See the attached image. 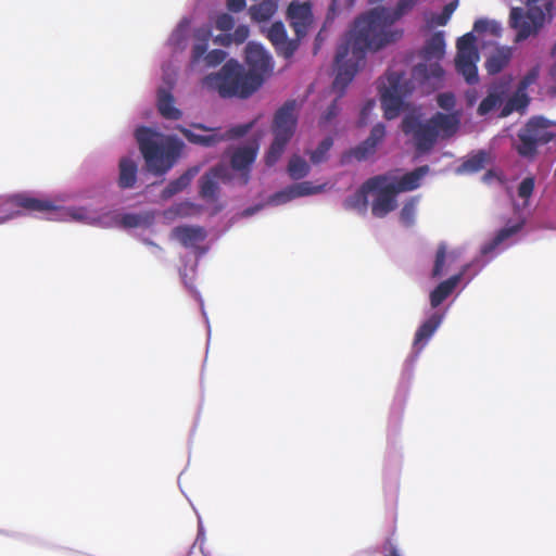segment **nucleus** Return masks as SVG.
Returning a JSON list of instances; mask_svg holds the SVG:
<instances>
[{"instance_id": "f257e3e1", "label": "nucleus", "mask_w": 556, "mask_h": 556, "mask_svg": "<svg viewBox=\"0 0 556 556\" xmlns=\"http://www.w3.org/2000/svg\"><path fill=\"white\" fill-rule=\"evenodd\" d=\"M418 0H399L395 8L376 7L355 18L352 29L336 53L337 75L332 87L343 94L353 80L367 52H376L403 37L394 24L417 4Z\"/></svg>"}, {"instance_id": "f03ea898", "label": "nucleus", "mask_w": 556, "mask_h": 556, "mask_svg": "<svg viewBox=\"0 0 556 556\" xmlns=\"http://www.w3.org/2000/svg\"><path fill=\"white\" fill-rule=\"evenodd\" d=\"M135 137L148 170L157 176L166 174L175 165L185 148L184 142L174 136L159 142L162 136L144 126L136 129Z\"/></svg>"}, {"instance_id": "7ed1b4c3", "label": "nucleus", "mask_w": 556, "mask_h": 556, "mask_svg": "<svg viewBox=\"0 0 556 556\" xmlns=\"http://www.w3.org/2000/svg\"><path fill=\"white\" fill-rule=\"evenodd\" d=\"M202 83L207 90L217 91L222 98H248L261 87L260 78L247 74L233 60L226 62L217 73L206 75Z\"/></svg>"}, {"instance_id": "20e7f679", "label": "nucleus", "mask_w": 556, "mask_h": 556, "mask_svg": "<svg viewBox=\"0 0 556 556\" xmlns=\"http://www.w3.org/2000/svg\"><path fill=\"white\" fill-rule=\"evenodd\" d=\"M554 125L552 121L541 115L529 118L517 134V141L514 143L517 153L525 159H534L540 146L556 139V134L548 130Z\"/></svg>"}, {"instance_id": "39448f33", "label": "nucleus", "mask_w": 556, "mask_h": 556, "mask_svg": "<svg viewBox=\"0 0 556 556\" xmlns=\"http://www.w3.org/2000/svg\"><path fill=\"white\" fill-rule=\"evenodd\" d=\"M553 0L544 3L543 8L522 9L515 7L510 9L509 26L516 30L515 42H521L531 36H536L546 22L553 18Z\"/></svg>"}, {"instance_id": "423d86ee", "label": "nucleus", "mask_w": 556, "mask_h": 556, "mask_svg": "<svg viewBox=\"0 0 556 556\" xmlns=\"http://www.w3.org/2000/svg\"><path fill=\"white\" fill-rule=\"evenodd\" d=\"M378 89L383 115L393 119L400 115L404 99L412 93L414 85L403 72L388 71Z\"/></svg>"}, {"instance_id": "0eeeda50", "label": "nucleus", "mask_w": 556, "mask_h": 556, "mask_svg": "<svg viewBox=\"0 0 556 556\" xmlns=\"http://www.w3.org/2000/svg\"><path fill=\"white\" fill-rule=\"evenodd\" d=\"M445 53V40L443 31H435L425 43L421 58L426 63H419L413 68L414 78L421 83L441 81L444 71L439 61Z\"/></svg>"}, {"instance_id": "6e6552de", "label": "nucleus", "mask_w": 556, "mask_h": 556, "mask_svg": "<svg viewBox=\"0 0 556 556\" xmlns=\"http://www.w3.org/2000/svg\"><path fill=\"white\" fill-rule=\"evenodd\" d=\"M55 210L56 205L52 201L36 198L28 193L0 197V224L22 213L51 214Z\"/></svg>"}, {"instance_id": "1a4fd4ad", "label": "nucleus", "mask_w": 556, "mask_h": 556, "mask_svg": "<svg viewBox=\"0 0 556 556\" xmlns=\"http://www.w3.org/2000/svg\"><path fill=\"white\" fill-rule=\"evenodd\" d=\"M457 53L455 56V68L469 85H476L479 81L477 63L480 60L479 51L476 46V37L468 33L457 39Z\"/></svg>"}, {"instance_id": "9d476101", "label": "nucleus", "mask_w": 556, "mask_h": 556, "mask_svg": "<svg viewBox=\"0 0 556 556\" xmlns=\"http://www.w3.org/2000/svg\"><path fill=\"white\" fill-rule=\"evenodd\" d=\"M386 175H378L364 182V189L377 191L371 204V213L375 217L382 218L396 208V190L392 184H387Z\"/></svg>"}, {"instance_id": "9b49d317", "label": "nucleus", "mask_w": 556, "mask_h": 556, "mask_svg": "<svg viewBox=\"0 0 556 556\" xmlns=\"http://www.w3.org/2000/svg\"><path fill=\"white\" fill-rule=\"evenodd\" d=\"M401 126L405 135L412 136L417 151L428 152L433 148L438 131L429 121L424 123L418 116L408 114L403 118Z\"/></svg>"}, {"instance_id": "f8f14e48", "label": "nucleus", "mask_w": 556, "mask_h": 556, "mask_svg": "<svg viewBox=\"0 0 556 556\" xmlns=\"http://www.w3.org/2000/svg\"><path fill=\"white\" fill-rule=\"evenodd\" d=\"M296 108V100L291 99L287 100L282 106L276 111L271 125L274 137L291 140L298 125Z\"/></svg>"}, {"instance_id": "ddd939ff", "label": "nucleus", "mask_w": 556, "mask_h": 556, "mask_svg": "<svg viewBox=\"0 0 556 556\" xmlns=\"http://www.w3.org/2000/svg\"><path fill=\"white\" fill-rule=\"evenodd\" d=\"M245 62L249 66L247 74H254L260 78L261 85L263 84L264 75L273 70V62L270 54L264 47L256 42H249L245 47Z\"/></svg>"}, {"instance_id": "4468645a", "label": "nucleus", "mask_w": 556, "mask_h": 556, "mask_svg": "<svg viewBox=\"0 0 556 556\" xmlns=\"http://www.w3.org/2000/svg\"><path fill=\"white\" fill-rule=\"evenodd\" d=\"M190 126L194 129L208 132L207 135H199L185 126L178 125L176 129L192 144L212 148L225 141L220 127H208L202 123H192Z\"/></svg>"}, {"instance_id": "2eb2a0df", "label": "nucleus", "mask_w": 556, "mask_h": 556, "mask_svg": "<svg viewBox=\"0 0 556 556\" xmlns=\"http://www.w3.org/2000/svg\"><path fill=\"white\" fill-rule=\"evenodd\" d=\"M287 18L300 39L306 36L308 27L313 23L312 7L308 2L293 0L287 9Z\"/></svg>"}, {"instance_id": "dca6fc26", "label": "nucleus", "mask_w": 556, "mask_h": 556, "mask_svg": "<svg viewBox=\"0 0 556 556\" xmlns=\"http://www.w3.org/2000/svg\"><path fill=\"white\" fill-rule=\"evenodd\" d=\"M267 38L278 55L285 59L293 56L300 46V38L289 39L282 22H275L267 30Z\"/></svg>"}, {"instance_id": "f3484780", "label": "nucleus", "mask_w": 556, "mask_h": 556, "mask_svg": "<svg viewBox=\"0 0 556 556\" xmlns=\"http://www.w3.org/2000/svg\"><path fill=\"white\" fill-rule=\"evenodd\" d=\"M258 143L256 141L236 148L230 155V165L233 170L240 172L243 184L250 179L251 166L256 160Z\"/></svg>"}, {"instance_id": "a211bd4d", "label": "nucleus", "mask_w": 556, "mask_h": 556, "mask_svg": "<svg viewBox=\"0 0 556 556\" xmlns=\"http://www.w3.org/2000/svg\"><path fill=\"white\" fill-rule=\"evenodd\" d=\"M386 136V127L379 123L375 125L366 140L352 149L349 155L357 161H364L376 152L377 146L382 142Z\"/></svg>"}, {"instance_id": "6ab92c4d", "label": "nucleus", "mask_w": 556, "mask_h": 556, "mask_svg": "<svg viewBox=\"0 0 556 556\" xmlns=\"http://www.w3.org/2000/svg\"><path fill=\"white\" fill-rule=\"evenodd\" d=\"M508 91L509 80L501 79L500 81L494 83L490 87L488 96L479 104L477 109L478 115L484 116L501 105Z\"/></svg>"}, {"instance_id": "aec40b11", "label": "nucleus", "mask_w": 556, "mask_h": 556, "mask_svg": "<svg viewBox=\"0 0 556 556\" xmlns=\"http://www.w3.org/2000/svg\"><path fill=\"white\" fill-rule=\"evenodd\" d=\"M428 121L434 127L435 131H438V136L442 134L444 137H451L459 127L460 114L458 112L450 114L438 112Z\"/></svg>"}, {"instance_id": "412c9836", "label": "nucleus", "mask_w": 556, "mask_h": 556, "mask_svg": "<svg viewBox=\"0 0 556 556\" xmlns=\"http://www.w3.org/2000/svg\"><path fill=\"white\" fill-rule=\"evenodd\" d=\"M226 168L222 165L211 168V170L204 174L200 179V195L203 199L214 201L217 198L218 185L217 179L224 177Z\"/></svg>"}, {"instance_id": "4be33fe9", "label": "nucleus", "mask_w": 556, "mask_h": 556, "mask_svg": "<svg viewBox=\"0 0 556 556\" xmlns=\"http://www.w3.org/2000/svg\"><path fill=\"white\" fill-rule=\"evenodd\" d=\"M466 268L460 273L451 276L448 279L440 282L430 293V305L435 308L441 305L455 290L465 275Z\"/></svg>"}, {"instance_id": "5701e85b", "label": "nucleus", "mask_w": 556, "mask_h": 556, "mask_svg": "<svg viewBox=\"0 0 556 556\" xmlns=\"http://www.w3.org/2000/svg\"><path fill=\"white\" fill-rule=\"evenodd\" d=\"M528 86L529 81L519 83L516 92L506 101V103L502 108V117H506L515 111L523 113L527 110L530 103V98L526 93V89L528 88Z\"/></svg>"}, {"instance_id": "b1692460", "label": "nucleus", "mask_w": 556, "mask_h": 556, "mask_svg": "<svg viewBox=\"0 0 556 556\" xmlns=\"http://www.w3.org/2000/svg\"><path fill=\"white\" fill-rule=\"evenodd\" d=\"M156 106L159 113L166 119L178 121L182 116V112L175 106L174 96L165 88L157 90Z\"/></svg>"}, {"instance_id": "393cba45", "label": "nucleus", "mask_w": 556, "mask_h": 556, "mask_svg": "<svg viewBox=\"0 0 556 556\" xmlns=\"http://www.w3.org/2000/svg\"><path fill=\"white\" fill-rule=\"evenodd\" d=\"M172 235L185 248L193 247L206 237L204 229L200 226H178L173 229Z\"/></svg>"}, {"instance_id": "a878e982", "label": "nucleus", "mask_w": 556, "mask_h": 556, "mask_svg": "<svg viewBox=\"0 0 556 556\" xmlns=\"http://www.w3.org/2000/svg\"><path fill=\"white\" fill-rule=\"evenodd\" d=\"M429 166L422 165L414 170L403 175L395 184H393L396 192L413 191L420 186L421 179L429 173Z\"/></svg>"}, {"instance_id": "bb28decb", "label": "nucleus", "mask_w": 556, "mask_h": 556, "mask_svg": "<svg viewBox=\"0 0 556 556\" xmlns=\"http://www.w3.org/2000/svg\"><path fill=\"white\" fill-rule=\"evenodd\" d=\"M118 187L130 189L137 181V163L130 157H122L118 163Z\"/></svg>"}, {"instance_id": "cd10ccee", "label": "nucleus", "mask_w": 556, "mask_h": 556, "mask_svg": "<svg viewBox=\"0 0 556 556\" xmlns=\"http://www.w3.org/2000/svg\"><path fill=\"white\" fill-rule=\"evenodd\" d=\"M513 55L511 48L500 47L496 48L485 61V68L490 75H495L504 70Z\"/></svg>"}, {"instance_id": "c85d7f7f", "label": "nucleus", "mask_w": 556, "mask_h": 556, "mask_svg": "<svg viewBox=\"0 0 556 556\" xmlns=\"http://www.w3.org/2000/svg\"><path fill=\"white\" fill-rule=\"evenodd\" d=\"M320 189H321L320 187H313L311 185V182L304 181V182L295 184L283 191L277 192L274 195V200L277 203H285V202L290 201L298 197H304V195L317 193L320 191Z\"/></svg>"}, {"instance_id": "c756f323", "label": "nucleus", "mask_w": 556, "mask_h": 556, "mask_svg": "<svg viewBox=\"0 0 556 556\" xmlns=\"http://www.w3.org/2000/svg\"><path fill=\"white\" fill-rule=\"evenodd\" d=\"M442 317L438 314L430 316L422 325L417 329L414 338V346L418 350L422 349L428 340L435 332L440 326Z\"/></svg>"}, {"instance_id": "7c9ffc66", "label": "nucleus", "mask_w": 556, "mask_h": 556, "mask_svg": "<svg viewBox=\"0 0 556 556\" xmlns=\"http://www.w3.org/2000/svg\"><path fill=\"white\" fill-rule=\"evenodd\" d=\"M457 258L455 251L447 252V244L440 242L435 252L433 267L431 270L432 278H439L443 275L445 265L452 263Z\"/></svg>"}, {"instance_id": "2f4dec72", "label": "nucleus", "mask_w": 556, "mask_h": 556, "mask_svg": "<svg viewBox=\"0 0 556 556\" xmlns=\"http://www.w3.org/2000/svg\"><path fill=\"white\" fill-rule=\"evenodd\" d=\"M197 168L188 169L186 173H184L180 177L172 180L162 191L161 197L164 200L170 199L175 194L181 192L184 189H186L194 175L197 174Z\"/></svg>"}, {"instance_id": "473e14b6", "label": "nucleus", "mask_w": 556, "mask_h": 556, "mask_svg": "<svg viewBox=\"0 0 556 556\" xmlns=\"http://www.w3.org/2000/svg\"><path fill=\"white\" fill-rule=\"evenodd\" d=\"M278 9V0H263L249 9L251 18L255 22L268 21Z\"/></svg>"}, {"instance_id": "72a5a7b5", "label": "nucleus", "mask_w": 556, "mask_h": 556, "mask_svg": "<svg viewBox=\"0 0 556 556\" xmlns=\"http://www.w3.org/2000/svg\"><path fill=\"white\" fill-rule=\"evenodd\" d=\"M289 141L290 140L281 139L280 137H274V140L265 155V163L267 166H273L278 162Z\"/></svg>"}, {"instance_id": "f704fd0d", "label": "nucleus", "mask_w": 556, "mask_h": 556, "mask_svg": "<svg viewBox=\"0 0 556 556\" xmlns=\"http://www.w3.org/2000/svg\"><path fill=\"white\" fill-rule=\"evenodd\" d=\"M309 172V166L304 159L293 155L288 164V174L292 179H301Z\"/></svg>"}, {"instance_id": "c9c22d12", "label": "nucleus", "mask_w": 556, "mask_h": 556, "mask_svg": "<svg viewBox=\"0 0 556 556\" xmlns=\"http://www.w3.org/2000/svg\"><path fill=\"white\" fill-rule=\"evenodd\" d=\"M368 189H364V185L354 194L348 197L343 206L345 210H366L367 206V192Z\"/></svg>"}, {"instance_id": "e433bc0d", "label": "nucleus", "mask_w": 556, "mask_h": 556, "mask_svg": "<svg viewBox=\"0 0 556 556\" xmlns=\"http://www.w3.org/2000/svg\"><path fill=\"white\" fill-rule=\"evenodd\" d=\"M488 162V153L484 151H479L475 155L467 159L462 167L467 173H477L483 169Z\"/></svg>"}, {"instance_id": "4c0bfd02", "label": "nucleus", "mask_w": 556, "mask_h": 556, "mask_svg": "<svg viewBox=\"0 0 556 556\" xmlns=\"http://www.w3.org/2000/svg\"><path fill=\"white\" fill-rule=\"evenodd\" d=\"M333 146V140L331 137H326L321 140L318 147L311 153L309 159L314 164H319L327 159V153Z\"/></svg>"}, {"instance_id": "58836bf2", "label": "nucleus", "mask_w": 556, "mask_h": 556, "mask_svg": "<svg viewBox=\"0 0 556 556\" xmlns=\"http://www.w3.org/2000/svg\"><path fill=\"white\" fill-rule=\"evenodd\" d=\"M416 205L417 203L415 199H410L403 205L400 213V219L404 226L410 227L414 225L416 216Z\"/></svg>"}, {"instance_id": "ea45409f", "label": "nucleus", "mask_w": 556, "mask_h": 556, "mask_svg": "<svg viewBox=\"0 0 556 556\" xmlns=\"http://www.w3.org/2000/svg\"><path fill=\"white\" fill-rule=\"evenodd\" d=\"M535 187L534 177L529 176L522 179L518 186V197L525 200V206L528 205V201L531 198Z\"/></svg>"}, {"instance_id": "a19ab883", "label": "nucleus", "mask_w": 556, "mask_h": 556, "mask_svg": "<svg viewBox=\"0 0 556 556\" xmlns=\"http://www.w3.org/2000/svg\"><path fill=\"white\" fill-rule=\"evenodd\" d=\"M522 226L523 223H518L516 225L500 229L492 241V247H497L498 244H501L502 242L517 233L522 228Z\"/></svg>"}, {"instance_id": "79ce46f5", "label": "nucleus", "mask_w": 556, "mask_h": 556, "mask_svg": "<svg viewBox=\"0 0 556 556\" xmlns=\"http://www.w3.org/2000/svg\"><path fill=\"white\" fill-rule=\"evenodd\" d=\"M254 123L251 122L248 124L237 125L229 128L227 131L223 132L225 141L243 137L250 131Z\"/></svg>"}, {"instance_id": "37998d69", "label": "nucleus", "mask_w": 556, "mask_h": 556, "mask_svg": "<svg viewBox=\"0 0 556 556\" xmlns=\"http://www.w3.org/2000/svg\"><path fill=\"white\" fill-rule=\"evenodd\" d=\"M227 58V53L220 49H214L204 56L205 64L210 67L222 64Z\"/></svg>"}, {"instance_id": "c03bdc74", "label": "nucleus", "mask_w": 556, "mask_h": 556, "mask_svg": "<svg viewBox=\"0 0 556 556\" xmlns=\"http://www.w3.org/2000/svg\"><path fill=\"white\" fill-rule=\"evenodd\" d=\"M438 105L445 111H452L456 104V98L453 92H442L437 96Z\"/></svg>"}, {"instance_id": "a18cd8bd", "label": "nucleus", "mask_w": 556, "mask_h": 556, "mask_svg": "<svg viewBox=\"0 0 556 556\" xmlns=\"http://www.w3.org/2000/svg\"><path fill=\"white\" fill-rule=\"evenodd\" d=\"M144 222V218L135 213H126L121 217V225L125 228H137L141 226Z\"/></svg>"}, {"instance_id": "49530a36", "label": "nucleus", "mask_w": 556, "mask_h": 556, "mask_svg": "<svg viewBox=\"0 0 556 556\" xmlns=\"http://www.w3.org/2000/svg\"><path fill=\"white\" fill-rule=\"evenodd\" d=\"M235 20L228 13H220L215 18V27L222 31H229L233 28Z\"/></svg>"}, {"instance_id": "de8ad7c7", "label": "nucleus", "mask_w": 556, "mask_h": 556, "mask_svg": "<svg viewBox=\"0 0 556 556\" xmlns=\"http://www.w3.org/2000/svg\"><path fill=\"white\" fill-rule=\"evenodd\" d=\"M208 43L197 41L194 42L191 50V61L192 63H198L203 56H205L207 52Z\"/></svg>"}, {"instance_id": "09e8293b", "label": "nucleus", "mask_w": 556, "mask_h": 556, "mask_svg": "<svg viewBox=\"0 0 556 556\" xmlns=\"http://www.w3.org/2000/svg\"><path fill=\"white\" fill-rule=\"evenodd\" d=\"M212 37V29L208 25H204L194 29L193 38L197 41L208 43Z\"/></svg>"}, {"instance_id": "8fccbe9b", "label": "nucleus", "mask_w": 556, "mask_h": 556, "mask_svg": "<svg viewBox=\"0 0 556 556\" xmlns=\"http://www.w3.org/2000/svg\"><path fill=\"white\" fill-rule=\"evenodd\" d=\"M250 29L247 25H239L231 34L232 41L237 45H241L248 39Z\"/></svg>"}, {"instance_id": "3c124183", "label": "nucleus", "mask_w": 556, "mask_h": 556, "mask_svg": "<svg viewBox=\"0 0 556 556\" xmlns=\"http://www.w3.org/2000/svg\"><path fill=\"white\" fill-rule=\"evenodd\" d=\"M339 114V108L337 100H334L326 110L324 115L321 116L320 123L327 124L331 122Z\"/></svg>"}, {"instance_id": "603ef678", "label": "nucleus", "mask_w": 556, "mask_h": 556, "mask_svg": "<svg viewBox=\"0 0 556 556\" xmlns=\"http://www.w3.org/2000/svg\"><path fill=\"white\" fill-rule=\"evenodd\" d=\"M247 7L245 0H227L226 8L228 11L232 13H239L243 11Z\"/></svg>"}, {"instance_id": "864d4df0", "label": "nucleus", "mask_w": 556, "mask_h": 556, "mask_svg": "<svg viewBox=\"0 0 556 556\" xmlns=\"http://www.w3.org/2000/svg\"><path fill=\"white\" fill-rule=\"evenodd\" d=\"M375 101L370 100L368 101L361 111V117H359V126H365L367 124V118L371 111L374 110Z\"/></svg>"}, {"instance_id": "5fc2aeb1", "label": "nucleus", "mask_w": 556, "mask_h": 556, "mask_svg": "<svg viewBox=\"0 0 556 556\" xmlns=\"http://www.w3.org/2000/svg\"><path fill=\"white\" fill-rule=\"evenodd\" d=\"M214 43L216 45H219V46H229L231 45L233 41H232V36L231 34H220V35H217L215 38H214Z\"/></svg>"}, {"instance_id": "6e6d98bb", "label": "nucleus", "mask_w": 556, "mask_h": 556, "mask_svg": "<svg viewBox=\"0 0 556 556\" xmlns=\"http://www.w3.org/2000/svg\"><path fill=\"white\" fill-rule=\"evenodd\" d=\"M490 25V21L489 20H478L475 22L473 24V29L478 33H483V31H486L488 30V27Z\"/></svg>"}, {"instance_id": "4d7b16f0", "label": "nucleus", "mask_w": 556, "mask_h": 556, "mask_svg": "<svg viewBox=\"0 0 556 556\" xmlns=\"http://www.w3.org/2000/svg\"><path fill=\"white\" fill-rule=\"evenodd\" d=\"M501 30H502V27H501L500 23H497L495 21H490V25H489L486 31H489L490 34H492L494 36H500Z\"/></svg>"}, {"instance_id": "13d9d810", "label": "nucleus", "mask_w": 556, "mask_h": 556, "mask_svg": "<svg viewBox=\"0 0 556 556\" xmlns=\"http://www.w3.org/2000/svg\"><path fill=\"white\" fill-rule=\"evenodd\" d=\"M467 104L469 106L473 105L477 100V92L476 90H468L465 94Z\"/></svg>"}, {"instance_id": "bf43d9fd", "label": "nucleus", "mask_w": 556, "mask_h": 556, "mask_svg": "<svg viewBox=\"0 0 556 556\" xmlns=\"http://www.w3.org/2000/svg\"><path fill=\"white\" fill-rule=\"evenodd\" d=\"M204 530H203V527L201 525H199V529H198V534H197V539L193 543V545H197L199 544L200 545V548H202V544L204 542Z\"/></svg>"}, {"instance_id": "052dcab7", "label": "nucleus", "mask_w": 556, "mask_h": 556, "mask_svg": "<svg viewBox=\"0 0 556 556\" xmlns=\"http://www.w3.org/2000/svg\"><path fill=\"white\" fill-rule=\"evenodd\" d=\"M538 73L535 70L528 73L520 81H529V85L536 79Z\"/></svg>"}, {"instance_id": "680f3d73", "label": "nucleus", "mask_w": 556, "mask_h": 556, "mask_svg": "<svg viewBox=\"0 0 556 556\" xmlns=\"http://www.w3.org/2000/svg\"><path fill=\"white\" fill-rule=\"evenodd\" d=\"M457 7V1L448 3L444 8V13L448 16Z\"/></svg>"}, {"instance_id": "e2e57ef3", "label": "nucleus", "mask_w": 556, "mask_h": 556, "mask_svg": "<svg viewBox=\"0 0 556 556\" xmlns=\"http://www.w3.org/2000/svg\"><path fill=\"white\" fill-rule=\"evenodd\" d=\"M388 556H400L397 549L390 544V548H389V555Z\"/></svg>"}, {"instance_id": "0e129e2a", "label": "nucleus", "mask_w": 556, "mask_h": 556, "mask_svg": "<svg viewBox=\"0 0 556 556\" xmlns=\"http://www.w3.org/2000/svg\"><path fill=\"white\" fill-rule=\"evenodd\" d=\"M338 2V0H332V4L336 5V3Z\"/></svg>"}]
</instances>
